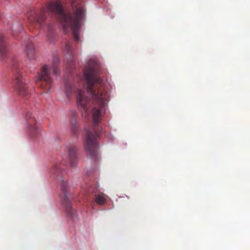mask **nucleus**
Masks as SVG:
<instances>
[{"label": "nucleus", "mask_w": 250, "mask_h": 250, "mask_svg": "<svg viewBox=\"0 0 250 250\" xmlns=\"http://www.w3.org/2000/svg\"><path fill=\"white\" fill-rule=\"evenodd\" d=\"M85 88L89 97L85 96L84 91L80 90L77 97V103L79 108L88 114L92 105L94 125L91 131H87L84 142V148L87 156L90 159H96L98 156L97 139L100 132L98 125L107 100V92L104 89L102 80L97 74V65L94 62H88L84 70Z\"/></svg>", "instance_id": "obj_1"}, {"label": "nucleus", "mask_w": 250, "mask_h": 250, "mask_svg": "<svg viewBox=\"0 0 250 250\" xmlns=\"http://www.w3.org/2000/svg\"><path fill=\"white\" fill-rule=\"evenodd\" d=\"M72 7L74 11V15L64 12L60 1L54 0L49 1L46 4V12L49 15H57L62 23L64 32H67L69 28L73 33V38L76 42L79 40V30L81 21L83 15V7L76 2L81 0H70Z\"/></svg>", "instance_id": "obj_2"}, {"label": "nucleus", "mask_w": 250, "mask_h": 250, "mask_svg": "<svg viewBox=\"0 0 250 250\" xmlns=\"http://www.w3.org/2000/svg\"><path fill=\"white\" fill-rule=\"evenodd\" d=\"M51 173L59 181L61 182V194L60 197L62 205L65 208L67 215L74 217L76 215V211L71 207V194L67 190V180L65 181L63 177L65 173L62 163L54 165L51 169Z\"/></svg>", "instance_id": "obj_3"}, {"label": "nucleus", "mask_w": 250, "mask_h": 250, "mask_svg": "<svg viewBox=\"0 0 250 250\" xmlns=\"http://www.w3.org/2000/svg\"><path fill=\"white\" fill-rule=\"evenodd\" d=\"M20 69L21 67L19 66V62L17 61H13L12 69L15 75V78L13 80L14 88L19 95L25 98H27L29 94L27 85L25 80L22 78V76L20 73Z\"/></svg>", "instance_id": "obj_4"}, {"label": "nucleus", "mask_w": 250, "mask_h": 250, "mask_svg": "<svg viewBox=\"0 0 250 250\" xmlns=\"http://www.w3.org/2000/svg\"><path fill=\"white\" fill-rule=\"evenodd\" d=\"M38 80L41 83V86L47 89L48 91L53 83V80L51 77L50 70L47 65H44L41 70V74H38Z\"/></svg>", "instance_id": "obj_5"}, {"label": "nucleus", "mask_w": 250, "mask_h": 250, "mask_svg": "<svg viewBox=\"0 0 250 250\" xmlns=\"http://www.w3.org/2000/svg\"><path fill=\"white\" fill-rule=\"evenodd\" d=\"M65 151V157L69 159V165L72 167H75L77 166L78 159L77 156V149L74 146H68L64 149Z\"/></svg>", "instance_id": "obj_6"}, {"label": "nucleus", "mask_w": 250, "mask_h": 250, "mask_svg": "<svg viewBox=\"0 0 250 250\" xmlns=\"http://www.w3.org/2000/svg\"><path fill=\"white\" fill-rule=\"evenodd\" d=\"M45 19V11L42 10L37 13H34V15L29 20L31 22H35L39 24H41Z\"/></svg>", "instance_id": "obj_7"}, {"label": "nucleus", "mask_w": 250, "mask_h": 250, "mask_svg": "<svg viewBox=\"0 0 250 250\" xmlns=\"http://www.w3.org/2000/svg\"><path fill=\"white\" fill-rule=\"evenodd\" d=\"M7 50L3 41V37L0 33V56L2 61H5L7 58Z\"/></svg>", "instance_id": "obj_8"}, {"label": "nucleus", "mask_w": 250, "mask_h": 250, "mask_svg": "<svg viewBox=\"0 0 250 250\" xmlns=\"http://www.w3.org/2000/svg\"><path fill=\"white\" fill-rule=\"evenodd\" d=\"M27 49V56L30 60H33L35 58V50L32 43L28 42L26 46Z\"/></svg>", "instance_id": "obj_9"}, {"label": "nucleus", "mask_w": 250, "mask_h": 250, "mask_svg": "<svg viewBox=\"0 0 250 250\" xmlns=\"http://www.w3.org/2000/svg\"><path fill=\"white\" fill-rule=\"evenodd\" d=\"M95 202L99 205H103L106 202V199L102 195H95Z\"/></svg>", "instance_id": "obj_10"}, {"label": "nucleus", "mask_w": 250, "mask_h": 250, "mask_svg": "<svg viewBox=\"0 0 250 250\" xmlns=\"http://www.w3.org/2000/svg\"><path fill=\"white\" fill-rule=\"evenodd\" d=\"M59 64V62L58 60L55 59L54 60L53 62L52 69L53 72L56 75L59 74V70L58 69V66Z\"/></svg>", "instance_id": "obj_11"}, {"label": "nucleus", "mask_w": 250, "mask_h": 250, "mask_svg": "<svg viewBox=\"0 0 250 250\" xmlns=\"http://www.w3.org/2000/svg\"><path fill=\"white\" fill-rule=\"evenodd\" d=\"M72 125V130L74 134L77 133V131L78 129V125H76V121L75 119H72L71 121Z\"/></svg>", "instance_id": "obj_12"}, {"label": "nucleus", "mask_w": 250, "mask_h": 250, "mask_svg": "<svg viewBox=\"0 0 250 250\" xmlns=\"http://www.w3.org/2000/svg\"><path fill=\"white\" fill-rule=\"evenodd\" d=\"M31 130L35 135H38L39 133L40 135H42V132L40 131V129L36 125L31 126Z\"/></svg>", "instance_id": "obj_13"}, {"label": "nucleus", "mask_w": 250, "mask_h": 250, "mask_svg": "<svg viewBox=\"0 0 250 250\" xmlns=\"http://www.w3.org/2000/svg\"><path fill=\"white\" fill-rule=\"evenodd\" d=\"M65 48L67 51V53L68 54V55L69 56H70L72 54L71 45L69 42H65Z\"/></svg>", "instance_id": "obj_14"}, {"label": "nucleus", "mask_w": 250, "mask_h": 250, "mask_svg": "<svg viewBox=\"0 0 250 250\" xmlns=\"http://www.w3.org/2000/svg\"><path fill=\"white\" fill-rule=\"evenodd\" d=\"M71 91H72L71 86L70 85L66 84V93L67 96H68V95L71 93Z\"/></svg>", "instance_id": "obj_15"}, {"label": "nucleus", "mask_w": 250, "mask_h": 250, "mask_svg": "<svg viewBox=\"0 0 250 250\" xmlns=\"http://www.w3.org/2000/svg\"><path fill=\"white\" fill-rule=\"evenodd\" d=\"M47 38H50V42L53 41L54 38V33L53 31H51L48 33Z\"/></svg>", "instance_id": "obj_16"}, {"label": "nucleus", "mask_w": 250, "mask_h": 250, "mask_svg": "<svg viewBox=\"0 0 250 250\" xmlns=\"http://www.w3.org/2000/svg\"><path fill=\"white\" fill-rule=\"evenodd\" d=\"M32 113L30 111H27L25 113V117L26 119H31L32 118Z\"/></svg>", "instance_id": "obj_17"}]
</instances>
